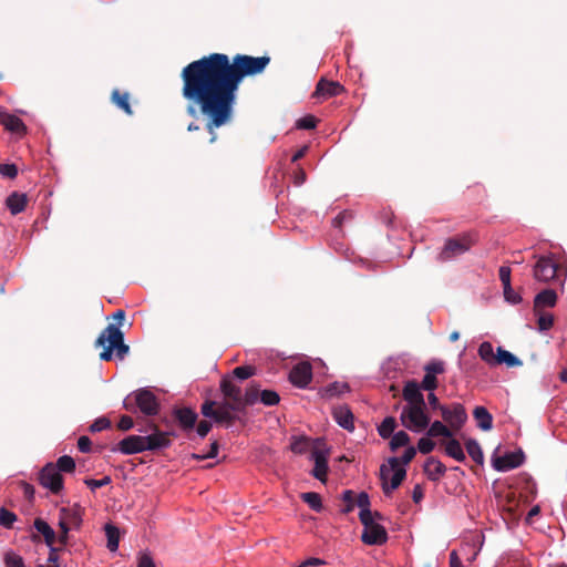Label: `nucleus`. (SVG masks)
<instances>
[{"label": "nucleus", "instance_id": "nucleus-1", "mask_svg": "<svg viewBox=\"0 0 567 567\" xmlns=\"http://www.w3.org/2000/svg\"><path fill=\"white\" fill-rule=\"evenodd\" d=\"M269 56L238 54L234 62L223 53H213L193 61L183 69V96L189 102L187 113L196 117L198 111L207 118L210 143L217 138L215 130L233 117L238 85L244 76L261 73Z\"/></svg>", "mask_w": 567, "mask_h": 567}, {"label": "nucleus", "instance_id": "nucleus-2", "mask_svg": "<svg viewBox=\"0 0 567 567\" xmlns=\"http://www.w3.org/2000/svg\"><path fill=\"white\" fill-rule=\"evenodd\" d=\"M171 445L167 433L154 431L148 435H128L118 442L113 452H120L124 455L142 453L144 451H154L165 449Z\"/></svg>", "mask_w": 567, "mask_h": 567}, {"label": "nucleus", "instance_id": "nucleus-3", "mask_svg": "<svg viewBox=\"0 0 567 567\" xmlns=\"http://www.w3.org/2000/svg\"><path fill=\"white\" fill-rule=\"evenodd\" d=\"M97 347H103V351L100 353V359L109 361L113 357V351L116 352V357L123 359L128 353V346L124 343L123 332L120 328L113 323H110L100 334L96 340Z\"/></svg>", "mask_w": 567, "mask_h": 567}, {"label": "nucleus", "instance_id": "nucleus-4", "mask_svg": "<svg viewBox=\"0 0 567 567\" xmlns=\"http://www.w3.org/2000/svg\"><path fill=\"white\" fill-rule=\"evenodd\" d=\"M426 403L404 404L400 414L401 424L409 431L421 433L430 425Z\"/></svg>", "mask_w": 567, "mask_h": 567}, {"label": "nucleus", "instance_id": "nucleus-5", "mask_svg": "<svg viewBox=\"0 0 567 567\" xmlns=\"http://www.w3.org/2000/svg\"><path fill=\"white\" fill-rule=\"evenodd\" d=\"M406 471L400 466V460L390 457L388 465H382L380 468V478L382 481V488L385 495L396 489L402 481L405 478Z\"/></svg>", "mask_w": 567, "mask_h": 567}, {"label": "nucleus", "instance_id": "nucleus-6", "mask_svg": "<svg viewBox=\"0 0 567 567\" xmlns=\"http://www.w3.org/2000/svg\"><path fill=\"white\" fill-rule=\"evenodd\" d=\"M440 412L443 421L453 430V432L460 431L468 419L464 405L458 402L440 406Z\"/></svg>", "mask_w": 567, "mask_h": 567}, {"label": "nucleus", "instance_id": "nucleus-7", "mask_svg": "<svg viewBox=\"0 0 567 567\" xmlns=\"http://www.w3.org/2000/svg\"><path fill=\"white\" fill-rule=\"evenodd\" d=\"M220 389L227 402L234 403L235 408H245L247 404H252L256 401L257 392L248 391L243 396L241 390L229 379H223Z\"/></svg>", "mask_w": 567, "mask_h": 567}, {"label": "nucleus", "instance_id": "nucleus-8", "mask_svg": "<svg viewBox=\"0 0 567 567\" xmlns=\"http://www.w3.org/2000/svg\"><path fill=\"white\" fill-rule=\"evenodd\" d=\"M472 245L473 240L470 236L450 238L446 240L442 251L440 252L439 259L441 261L454 259L466 252L472 247Z\"/></svg>", "mask_w": 567, "mask_h": 567}, {"label": "nucleus", "instance_id": "nucleus-9", "mask_svg": "<svg viewBox=\"0 0 567 567\" xmlns=\"http://www.w3.org/2000/svg\"><path fill=\"white\" fill-rule=\"evenodd\" d=\"M558 275V265L551 256H542L537 259L533 276L537 281L548 282Z\"/></svg>", "mask_w": 567, "mask_h": 567}, {"label": "nucleus", "instance_id": "nucleus-10", "mask_svg": "<svg viewBox=\"0 0 567 567\" xmlns=\"http://www.w3.org/2000/svg\"><path fill=\"white\" fill-rule=\"evenodd\" d=\"M40 484L50 489L52 493L58 494L63 488L62 475L56 467L49 463L40 472Z\"/></svg>", "mask_w": 567, "mask_h": 567}, {"label": "nucleus", "instance_id": "nucleus-11", "mask_svg": "<svg viewBox=\"0 0 567 567\" xmlns=\"http://www.w3.org/2000/svg\"><path fill=\"white\" fill-rule=\"evenodd\" d=\"M328 457L329 451L319 446H316L310 454V460L315 463L312 475L321 482L327 480Z\"/></svg>", "mask_w": 567, "mask_h": 567}, {"label": "nucleus", "instance_id": "nucleus-12", "mask_svg": "<svg viewBox=\"0 0 567 567\" xmlns=\"http://www.w3.org/2000/svg\"><path fill=\"white\" fill-rule=\"evenodd\" d=\"M135 403L146 415H155L158 412L157 399L147 389H142L135 393Z\"/></svg>", "mask_w": 567, "mask_h": 567}, {"label": "nucleus", "instance_id": "nucleus-13", "mask_svg": "<svg viewBox=\"0 0 567 567\" xmlns=\"http://www.w3.org/2000/svg\"><path fill=\"white\" fill-rule=\"evenodd\" d=\"M81 523V517L79 515V512L76 509H61V516L59 520V526L62 530V534L60 536V542L62 544L66 543L68 534L72 527H78Z\"/></svg>", "mask_w": 567, "mask_h": 567}, {"label": "nucleus", "instance_id": "nucleus-14", "mask_svg": "<svg viewBox=\"0 0 567 567\" xmlns=\"http://www.w3.org/2000/svg\"><path fill=\"white\" fill-rule=\"evenodd\" d=\"M312 379V369L310 363L300 362L289 372L290 382L298 388H306Z\"/></svg>", "mask_w": 567, "mask_h": 567}, {"label": "nucleus", "instance_id": "nucleus-15", "mask_svg": "<svg viewBox=\"0 0 567 567\" xmlns=\"http://www.w3.org/2000/svg\"><path fill=\"white\" fill-rule=\"evenodd\" d=\"M361 539L367 545H382L388 540V533L381 524L363 527Z\"/></svg>", "mask_w": 567, "mask_h": 567}, {"label": "nucleus", "instance_id": "nucleus-16", "mask_svg": "<svg viewBox=\"0 0 567 567\" xmlns=\"http://www.w3.org/2000/svg\"><path fill=\"white\" fill-rule=\"evenodd\" d=\"M524 462V454L519 452L506 453L493 461V466L496 471L507 472L509 470L520 466Z\"/></svg>", "mask_w": 567, "mask_h": 567}, {"label": "nucleus", "instance_id": "nucleus-17", "mask_svg": "<svg viewBox=\"0 0 567 567\" xmlns=\"http://www.w3.org/2000/svg\"><path fill=\"white\" fill-rule=\"evenodd\" d=\"M420 383L416 381H408L403 388V399L405 404H419L424 403V395L421 391Z\"/></svg>", "mask_w": 567, "mask_h": 567}, {"label": "nucleus", "instance_id": "nucleus-18", "mask_svg": "<svg viewBox=\"0 0 567 567\" xmlns=\"http://www.w3.org/2000/svg\"><path fill=\"white\" fill-rule=\"evenodd\" d=\"M0 124L8 131L17 134H22L27 130L24 123L17 115L10 114L3 109H0Z\"/></svg>", "mask_w": 567, "mask_h": 567}, {"label": "nucleus", "instance_id": "nucleus-19", "mask_svg": "<svg viewBox=\"0 0 567 567\" xmlns=\"http://www.w3.org/2000/svg\"><path fill=\"white\" fill-rule=\"evenodd\" d=\"M557 302V293L553 289H545L538 292L534 299V311L538 313L542 308L555 307Z\"/></svg>", "mask_w": 567, "mask_h": 567}, {"label": "nucleus", "instance_id": "nucleus-20", "mask_svg": "<svg viewBox=\"0 0 567 567\" xmlns=\"http://www.w3.org/2000/svg\"><path fill=\"white\" fill-rule=\"evenodd\" d=\"M343 91V86L336 81L321 80L317 84L316 94L321 97L337 96Z\"/></svg>", "mask_w": 567, "mask_h": 567}, {"label": "nucleus", "instance_id": "nucleus-21", "mask_svg": "<svg viewBox=\"0 0 567 567\" xmlns=\"http://www.w3.org/2000/svg\"><path fill=\"white\" fill-rule=\"evenodd\" d=\"M333 419L344 430L353 431V414L347 406H337L333 409Z\"/></svg>", "mask_w": 567, "mask_h": 567}, {"label": "nucleus", "instance_id": "nucleus-22", "mask_svg": "<svg viewBox=\"0 0 567 567\" xmlns=\"http://www.w3.org/2000/svg\"><path fill=\"white\" fill-rule=\"evenodd\" d=\"M473 417L476 421V425L482 431H491L493 429V415L488 410L482 405L476 406L473 410Z\"/></svg>", "mask_w": 567, "mask_h": 567}, {"label": "nucleus", "instance_id": "nucleus-23", "mask_svg": "<svg viewBox=\"0 0 567 567\" xmlns=\"http://www.w3.org/2000/svg\"><path fill=\"white\" fill-rule=\"evenodd\" d=\"M424 472L431 481H439L446 472L445 465L437 458L430 457L424 464Z\"/></svg>", "mask_w": 567, "mask_h": 567}, {"label": "nucleus", "instance_id": "nucleus-24", "mask_svg": "<svg viewBox=\"0 0 567 567\" xmlns=\"http://www.w3.org/2000/svg\"><path fill=\"white\" fill-rule=\"evenodd\" d=\"M28 203L25 194L14 192L8 196L6 204L12 215H18L24 210Z\"/></svg>", "mask_w": 567, "mask_h": 567}, {"label": "nucleus", "instance_id": "nucleus-25", "mask_svg": "<svg viewBox=\"0 0 567 567\" xmlns=\"http://www.w3.org/2000/svg\"><path fill=\"white\" fill-rule=\"evenodd\" d=\"M426 430V435L429 437L443 436L445 439H451L454 435L453 430L444 421L435 420L432 423L430 422Z\"/></svg>", "mask_w": 567, "mask_h": 567}, {"label": "nucleus", "instance_id": "nucleus-26", "mask_svg": "<svg viewBox=\"0 0 567 567\" xmlns=\"http://www.w3.org/2000/svg\"><path fill=\"white\" fill-rule=\"evenodd\" d=\"M243 408H235L234 403L223 402L216 408V422H231L235 419L234 412L241 411Z\"/></svg>", "mask_w": 567, "mask_h": 567}, {"label": "nucleus", "instance_id": "nucleus-27", "mask_svg": "<svg viewBox=\"0 0 567 567\" xmlns=\"http://www.w3.org/2000/svg\"><path fill=\"white\" fill-rule=\"evenodd\" d=\"M443 445L447 456L454 458L457 462H464L466 460V455L461 443L453 436L449 439V441H446Z\"/></svg>", "mask_w": 567, "mask_h": 567}, {"label": "nucleus", "instance_id": "nucleus-28", "mask_svg": "<svg viewBox=\"0 0 567 567\" xmlns=\"http://www.w3.org/2000/svg\"><path fill=\"white\" fill-rule=\"evenodd\" d=\"M497 364H505L508 368H514V367H520L523 364V362L520 359H518L512 352L503 349L502 347H498L497 353H496V359H495V365H497Z\"/></svg>", "mask_w": 567, "mask_h": 567}, {"label": "nucleus", "instance_id": "nucleus-29", "mask_svg": "<svg viewBox=\"0 0 567 567\" xmlns=\"http://www.w3.org/2000/svg\"><path fill=\"white\" fill-rule=\"evenodd\" d=\"M35 530L44 537L45 544L52 546L55 542V532L43 519L37 518L33 523Z\"/></svg>", "mask_w": 567, "mask_h": 567}, {"label": "nucleus", "instance_id": "nucleus-30", "mask_svg": "<svg viewBox=\"0 0 567 567\" xmlns=\"http://www.w3.org/2000/svg\"><path fill=\"white\" fill-rule=\"evenodd\" d=\"M176 419L184 429L189 430L194 427L197 414L189 408H183L176 411Z\"/></svg>", "mask_w": 567, "mask_h": 567}, {"label": "nucleus", "instance_id": "nucleus-31", "mask_svg": "<svg viewBox=\"0 0 567 567\" xmlns=\"http://www.w3.org/2000/svg\"><path fill=\"white\" fill-rule=\"evenodd\" d=\"M466 452L470 457L478 465L484 463V454L480 443L475 439H468L465 442Z\"/></svg>", "mask_w": 567, "mask_h": 567}, {"label": "nucleus", "instance_id": "nucleus-32", "mask_svg": "<svg viewBox=\"0 0 567 567\" xmlns=\"http://www.w3.org/2000/svg\"><path fill=\"white\" fill-rule=\"evenodd\" d=\"M478 355L488 365H495L496 354L494 353V347L491 342L484 341L480 344Z\"/></svg>", "mask_w": 567, "mask_h": 567}, {"label": "nucleus", "instance_id": "nucleus-33", "mask_svg": "<svg viewBox=\"0 0 567 567\" xmlns=\"http://www.w3.org/2000/svg\"><path fill=\"white\" fill-rule=\"evenodd\" d=\"M395 427V419L393 416H388L378 426V433L382 439H389L394 433Z\"/></svg>", "mask_w": 567, "mask_h": 567}, {"label": "nucleus", "instance_id": "nucleus-34", "mask_svg": "<svg viewBox=\"0 0 567 567\" xmlns=\"http://www.w3.org/2000/svg\"><path fill=\"white\" fill-rule=\"evenodd\" d=\"M349 391V385L346 382L336 381L327 385L323 390V395L327 398L338 396Z\"/></svg>", "mask_w": 567, "mask_h": 567}, {"label": "nucleus", "instance_id": "nucleus-35", "mask_svg": "<svg viewBox=\"0 0 567 567\" xmlns=\"http://www.w3.org/2000/svg\"><path fill=\"white\" fill-rule=\"evenodd\" d=\"M105 534L107 537V548L111 551H116L118 548V542H120V532L118 529L113 525H105Z\"/></svg>", "mask_w": 567, "mask_h": 567}, {"label": "nucleus", "instance_id": "nucleus-36", "mask_svg": "<svg viewBox=\"0 0 567 567\" xmlns=\"http://www.w3.org/2000/svg\"><path fill=\"white\" fill-rule=\"evenodd\" d=\"M390 447L392 451L406 446L410 443V436L404 431L394 432L391 436Z\"/></svg>", "mask_w": 567, "mask_h": 567}, {"label": "nucleus", "instance_id": "nucleus-37", "mask_svg": "<svg viewBox=\"0 0 567 567\" xmlns=\"http://www.w3.org/2000/svg\"><path fill=\"white\" fill-rule=\"evenodd\" d=\"M112 101L122 109L126 114L132 115V109L128 103V94L123 93L121 94L118 90H114L112 93Z\"/></svg>", "mask_w": 567, "mask_h": 567}, {"label": "nucleus", "instance_id": "nucleus-38", "mask_svg": "<svg viewBox=\"0 0 567 567\" xmlns=\"http://www.w3.org/2000/svg\"><path fill=\"white\" fill-rule=\"evenodd\" d=\"M301 498L305 503L308 504V506L311 509H313L316 512H321L322 503H321V498H320L319 494H317L315 492H307V493L301 494Z\"/></svg>", "mask_w": 567, "mask_h": 567}, {"label": "nucleus", "instance_id": "nucleus-39", "mask_svg": "<svg viewBox=\"0 0 567 567\" xmlns=\"http://www.w3.org/2000/svg\"><path fill=\"white\" fill-rule=\"evenodd\" d=\"M536 316L538 317L537 324H538V330L540 332L548 331L553 327V324H554L553 315L538 311V313H536Z\"/></svg>", "mask_w": 567, "mask_h": 567}, {"label": "nucleus", "instance_id": "nucleus-40", "mask_svg": "<svg viewBox=\"0 0 567 567\" xmlns=\"http://www.w3.org/2000/svg\"><path fill=\"white\" fill-rule=\"evenodd\" d=\"M260 401L267 406H274L279 403L280 398L276 391L264 390L260 392Z\"/></svg>", "mask_w": 567, "mask_h": 567}, {"label": "nucleus", "instance_id": "nucleus-41", "mask_svg": "<svg viewBox=\"0 0 567 567\" xmlns=\"http://www.w3.org/2000/svg\"><path fill=\"white\" fill-rule=\"evenodd\" d=\"M56 470L60 472H72L75 468L74 460L69 455H63L59 457L56 465Z\"/></svg>", "mask_w": 567, "mask_h": 567}, {"label": "nucleus", "instance_id": "nucleus-42", "mask_svg": "<svg viewBox=\"0 0 567 567\" xmlns=\"http://www.w3.org/2000/svg\"><path fill=\"white\" fill-rule=\"evenodd\" d=\"M375 517L381 518V515L378 512L372 513L370 509L360 511L359 513V518L363 527L378 524Z\"/></svg>", "mask_w": 567, "mask_h": 567}, {"label": "nucleus", "instance_id": "nucleus-43", "mask_svg": "<svg viewBox=\"0 0 567 567\" xmlns=\"http://www.w3.org/2000/svg\"><path fill=\"white\" fill-rule=\"evenodd\" d=\"M17 520V515L4 507L0 509V525L4 528H11Z\"/></svg>", "mask_w": 567, "mask_h": 567}, {"label": "nucleus", "instance_id": "nucleus-44", "mask_svg": "<svg viewBox=\"0 0 567 567\" xmlns=\"http://www.w3.org/2000/svg\"><path fill=\"white\" fill-rule=\"evenodd\" d=\"M504 299L511 305H518L522 301V297L516 292L512 285L503 287Z\"/></svg>", "mask_w": 567, "mask_h": 567}, {"label": "nucleus", "instance_id": "nucleus-45", "mask_svg": "<svg viewBox=\"0 0 567 567\" xmlns=\"http://www.w3.org/2000/svg\"><path fill=\"white\" fill-rule=\"evenodd\" d=\"M4 563L7 567H24L22 557L13 551L4 555Z\"/></svg>", "mask_w": 567, "mask_h": 567}, {"label": "nucleus", "instance_id": "nucleus-46", "mask_svg": "<svg viewBox=\"0 0 567 567\" xmlns=\"http://www.w3.org/2000/svg\"><path fill=\"white\" fill-rule=\"evenodd\" d=\"M435 449V443L427 436L421 437L417 442V450L422 454H429Z\"/></svg>", "mask_w": 567, "mask_h": 567}, {"label": "nucleus", "instance_id": "nucleus-47", "mask_svg": "<svg viewBox=\"0 0 567 567\" xmlns=\"http://www.w3.org/2000/svg\"><path fill=\"white\" fill-rule=\"evenodd\" d=\"M421 389L430 392L434 391L437 386V381L434 374L426 373L420 384Z\"/></svg>", "mask_w": 567, "mask_h": 567}, {"label": "nucleus", "instance_id": "nucleus-48", "mask_svg": "<svg viewBox=\"0 0 567 567\" xmlns=\"http://www.w3.org/2000/svg\"><path fill=\"white\" fill-rule=\"evenodd\" d=\"M254 373H255V369L249 365H240V367L235 368V370H234L235 377L238 378L239 380H246V379L250 378L251 375H254Z\"/></svg>", "mask_w": 567, "mask_h": 567}, {"label": "nucleus", "instance_id": "nucleus-49", "mask_svg": "<svg viewBox=\"0 0 567 567\" xmlns=\"http://www.w3.org/2000/svg\"><path fill=\"white\" fill-rule=\"evenodd\" d=\"M316 117L312 115H308L299 118L296 123V126L300 130H311L316 127Z\"/></svg>", "mask_w": 567, "mask_h": 567}, {"label": "nucleus", "instance_id": "nucleus-50", "mask_svg": "<svg viewBox=\"0 0 567 567\" xmlns=\"http://www.w3.org/2000/svg\"><path fill=\"white\" fill-rule=\"evenodd\" d=\"M84 483L92 489V491H95L96 488H100V487H103V486H106L111 483V477L110 476H104L102 477L101 480H93V478H87L84 481Z\"/></svg>", "mask_w": 567, "mask_h": 567}, {"label": "nucleus", "instance_id": "nucleus-51", "mask_svg": "<svg viewBox=\"0 0 567 567\" xmlns=\"http://www.w3.org/2000/svg\"><path fill=\"white\" fill-rule=\"evenodd\" d=\"M0 175L8 178H14L18 175V168L14 164H1Z\"/></svg>", "mask_w": 567, "mask_h": 567}, {"label": "nucleus", "instance_id": "nucleus-52", "mask_svg": "<svg viewBox=\"0 0 567 567\" xmlns=\"http://www.w3.org/2000/svg\"><path fill=\"white\" fill-rule=\"evenodd\" d=\"M111 426V422L109 419L102 416L96 419L90 426L91 432H101Z\"/></svg>", "mask_w": 567, "mask_h": 567}, {"label": "nucleus", "instance_id": "nucleus-53", "mask_svg": "<svg viewBox=\"0 0 567 567\" xmlns=\"http://www.w3.org/2000/svg\"><path fill=\"white\" fill-rule=\"evenodd\" d=\"M354 505L360 508V511L370 509V499L369 495L364 492H361L355 496Z\"/></svg>", "mask_w": 567, "mask_h": 567}, {"label": "nucleus", "instance_id": "nucleus-54", "mask_svg": "<svg viewBox=\"0 0 567 567\" xmlns=\"http://www.w3.org/2000/svg\"><path fill=\"white\" fill-rule=\"evenodd\" d=\"M215 404L216 403L214 401H206L202 405V413H203V415L206 416V417L215 420V416H216Z\"/></svg>", "mask_w": 567, "mask_h": 567}, {"label": "nucleus", "instance_id": "nucleus-55", "mask_svg": "<svg viewBox=\"0 0 567 567\" xmlns=\"http://www.w3.org/2000/svg\"><path fill=\"white\" fill-rule=\"evenodd\" d=\"M355 494L352 491H344L342 493V499L347 503L344 512H351L354 507Z\"/></svg>", "mask_w": 567, "mask_h": 567}, {"label": "nucleus", "instance_id": "nucleus-56", "mask_svg": "<svg viewBox=\"0 0 567 567\" xmlns=\"http://www.w3.org/2000/svg\"><path fill=\"white\" fill-rule=\"evenodd\" d=\"M218 454V443L215 441L210 444V450L206 454H196L194 455L197 460H205V458H214Z\"/></svg>", "mask_w": 567, "mask_h": 567}, {"label": "nucleus", "instance_id": "nucleus-57", "mask_svg": "<svg viewBox=\"0 0 567 567\" xmlns=\"http://www.w3.org/2000/svg\"><path fill=\"white\" fill-rule=\"evenodd\" d=\"M499 279L502 281L503 287L511 285V269L507 266H502L498 270Z\"/></svg>", "mask_w": 567, "mask_h": 567}, {"label": "nucleus", "instance_id": "nucleus-58", "mask_svg": "<svg viewBox=\"0 0 567 567\" xmlns=\"http://www.w3.org/2000/svg\"><path fill=\"white\" fill-rule=\"evenodd\" d=\"M137 567H156V565L150 555L142 554L137 559Z\"/></svg>", "mask_w": 567, "mask_h": 567}, {"label": "nucleus", "instance_id": "nucleus-59", "mask_svg": "<svg viewBox=\"0 0 567 567\" xmlns=\"http://www.w3.org/2000/svg\"><path fill=\"white\" fill-rule=\"evenodd\" d=\"M416 449L414 446H408L401 457L404 465L409 464L415 456Z\"/></svg>", "mask_w": 567, "mask_h": 567}, {"label": "nucleus", "instance_id": "nucleus-60", "mask_svg": "<svg viewBox=\"0 0 567 567\" xmlns=\"http://www.w3.org/2000/svg\"><path fill=\"white\" fill-rule=\"evenodd\" d=\"M134 425V422H133V419L128 415H123L121 419H120V422H118V427L123 431H128L133 427Z\"/></svg>", "mask_w": 567, "mask_h": 567}, {"label": "nucleus", "instance_id": "nucleus-61", "mask_svg": "<svg viewBox=\"0 0 567 567\" xmlns=\"http://www.w3.org/2000/svg\"><path fill=\"white\" fill-rule=\"evenodd\" d=\"M212 429V424L207 421H202L199 422V424L197 425V434L200 436V437H205L209 431Z\"/></svg>", "mask_w": 567, "mask_h": 567}, {"label": "nucleus", "instance_id": "nucleus-62", "mask_svg": "<svg viewBox=\"0 0 567 567\" xmlns=\"http://www.w3.org/2000/svg\"><path fill=\"white\" fill-rule=\"evenodd\" d=\"M78 447L83 453L90 452V450H91V440L87 436H81L78 440Z\"/></svg>", "mask_w": 567, "mask_h": 567}, {"label": "nucleus", "instance_id": "nucleus-63", "mask_svg": "<svg viewBox=\"0 0 567 567\" xmlns=\"http://www.w3.org/2000/svg\"><path fill=\"white\" fill-rule=\"evenodd\" d=\"M425 370H426V373H432L435 375V374L442 373L444 371V367H443L442 362H433V363L426 365Z\"/></svg>", "mask_w": 567, "mask_h": 567}, {"label": "nucleus", "instance_id": "nucleus-64", "mask_svg": "<svg viewBox=\"0 0 567 567\" xmlns=\"http://www.w3.org/2000/svg\"><path fill=\"white\" fill-rule=\"evenodd\" d=\"M450 567H463L462 561L455 550L450 554Z\"/></svg>", "mask_w": 567, "mask_h": 567}]
</instances>
